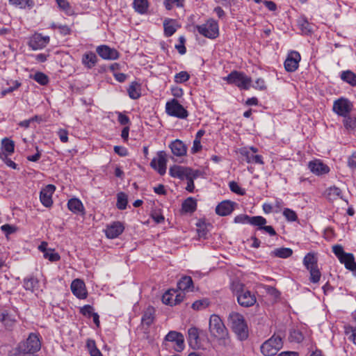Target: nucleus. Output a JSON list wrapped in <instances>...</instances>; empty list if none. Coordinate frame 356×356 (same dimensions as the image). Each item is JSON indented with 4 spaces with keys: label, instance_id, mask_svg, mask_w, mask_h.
<instances>
[{
    "label": "nucleus",
    "instance_id": "nucleus-64",
    "mask_svg": "<svg viewBox=\"0 0 356 356\" xmlns=\"http://www.w3.org/2000/svg\"><path fill=\"white\" fill-rule=\"evenodd\" d=\"M348 165L350 168H356V152L349 156L348 159Z\"/></svg>",
    "mask_w": 356,
    "mask_h": 356
},
{
    "label": "nucleus",
    "instance_id": "nucleus-35",
    "mask_svg": "<svg viewBox=\"0 0 356 356\" xmlns=\"http://www.w3.org/2000/svg\"><path fill=\"white\" fill-rule=\"evenodd\" d=\"M130 98L137 99L140 97V86L137 82H132L128 88Z\"/></svg>",
    "mask_w": 356,
    "mask_h": 356
},
{
    "label": "nucleus",
    "instance_id": "nucleus-14",
    "mask_svg": "<svg viewBox=\"0 0 356 356\" xmlns=\"http://www.w3.org/2000/svg\"><path fill=\"white\" fill-rule=\"evenodd\" d=\"M300 59V55L298 51H291L284 61L285 70L290 72L296 71L298 67Z\"/></svg>",
    "mask_w": 356,
    "mask_h": 356
},
{
    "label": "nucleus",
    "instance_id": "nucleus-8",
    "mask_svg": "<svg viewBox=\"0 0 356 356\" xmlns=\"http://www.w3.org/2000/svg\"><path fill=\"white\" fill-rule=\"evenodd\" d=\"M353 103L347 98L341 97L334 102L333 111L343 117L348 115L353 110Z\"/></svg>",
    "mask_w": 356,
    "mask_h": 356
},
{
    "label": "nucleus",
    "instance_id": "nucleus-28",
    "mask_svg": "<svg viewBox=\"0 0 356 356\" xmlns=\"http://www.w3.org/2000/svg\"><path fill=\"white\" fill-rule=\"evenodd\" d=\"M177 286L181 291H188L193 288V280L190 276H184L178 282Z\"/></svg>",
    "mask_w": 356,
    "mask_h": 356
},
{
    "label": "nucleus",
    "instance_id": "nucleus-56",
    "mask_svg": "<svg viewBox=\"0 0 356 356\" xmlns=\"http://www.w3.org/2000/svg\"><path fill=\"white\" fill-rule=\"evenodd\" d=\"M230 190L238 195H243L245 193L244 190L242 189L238 184L235 181H231L229 184Z\"/></svg>",
    "mask_w": 356,
    "mask_h": 356
},
{
    "label": "nucleus",
    "instance_id": "nucleus-42",
    "mask_svg": "<svg viewBox=\"0 0 356 356\" xmlns=\"http://www.w3.org/2000/svg\"><path fill=\"white\" fill-rule=\"evenodd\" d=\"M344 330V334L346 336H348V339L352 341L353 343L355 341V332H356V327H353L350 325H345L343 326Z\"/></svg>",
    "mask_w": 356,
    "mask_h": 356
},
{
    "label": "nucleus",
    "instance_id": "nucleus-13",
    "mask_svg": "<svg viewBox=\"0 0 356 356\" xmlns=\"http://www.w3.org/2000/svg\"><path fill=\"white\" fill-rule=\"evenodd\" d=\"M49 42V37L42 36L35 33L29 40V46L33 50H38L44 48Z\"/></svg>",
    "mask_w": 356,
    "mask_h": 356
},
{
    "label": "nucleus",
    "instance_id": "nucleus-36",
    "mask_svg": "<svg viewBox=\"0 0 356 356\" xmlns=\"http://www.w3.org/2000/svg\"><path fill=\"white\" fill-rule=\"evenodd\" d=\"M293 254V250L289 248H280L275 249L272 252V254L279 258L286 259L291 257Z\"/></svg>",
    "mask_w": 356,
    "mask_h": 356
},
{
    "label": "nucleus",
    "instance_id": "nucleus-63",
    "mask_svg": "<svg viewBox=\"0 0 356 356\" xmlns=\"http://www.w3.org/2000/svg\"><path fill=\"white\" fill-rule=\"evenodd\" d=\"M58 135L61 142L67 143L68 141V132L65 129H60Z\"/></svg>",
    "mask_w": 356,
    "mask_h": 356
},
{
    "label": "nucleus",
    "instance_id": "nucleus-62",
    "mask_svg": "<svg viewBox=\"0 0 356 356\" xmlns=\"http://www.w3.org/2000/svg\"><path fill=\"white\" fill-rule=\"evenodd\" d=\"M253 87L256 89H259V90H265L266 88L265 81L261 78L257 79L255 81L254 84L253 85Z\"/></svg>",
    "mask_w": 356,
    "mask_h": 356
},
{
    "label": "nucleus",
    "instance_id": "nucleus-22",
    "mask_svg": "<svg viewBox=\"0 0 356 356\" xmlns=\"http://www.w3.org/2000/svg\"><path fill=\"white\" fill-rule=\"evenodd\" d=\"M172 154L177 156H182L186 154L187 147L186 145L180 140H175L172 141L170 145Z\"/></svg>",
    "mask_w": 356,
    "mask_h": 356
},
{
    "label": "nucleus",
    "instance_id": "nucleus-57",
    "mask_svg": "<svg viewBox=\"0 0 356 356\" xmlns=\"http://www.w3.org/2000/svg\"><path fill=\"white\" fill-rule=\"evenodd\" d=\"M53 27L54 29H58L59 30L60 33L62 35H69L71 33L70 28L68 26H67V25H60V24L56 25V24H54Z\"/></svg>",
    "mask_w": 356,
    "mask_h": 356
},
{
    "label": "nucleus",
    "instance_id": "nucleus-20",
    "mask_svg": "<svg viewBox=\"0 0 356 356\" xmlns=\"http://www.w3.org/2000/svg\"><path fill=\"white\" fill-rule=\"evenodd\" d=\"M124 229L123 224L120 221H115L107 226L105 231L106 235L109 238H115L120 236Z\"/></svg>",
    "mask_w": 356,
    "mask_h": 356
},
{
    "label": "nucleus",
    "instance_id": "nucleus-24",
    "mask_svg": "<svg viewBox=\"0 0 356 356\" xmlns=\"http://www.w3.org/2000/svg\"><path fill=\"white\" fill-rule=\"evenodd\" d=\"M188 343L189 346L193 348L196 349L199 347L200 345V338H199V332L196 327H191L188 330Z\"/></svg>",
    "mask_w": 356,
    "mask_h": 356
},
{
    "label": "nucleus",
    "instance_id": "nucleus-33",
    "mask_svg": "<svg viewBox=\"0 0 356 356\" xmlns=\"http://www.w3.org/2000/svg\"><path fill=\"white\" fill-rule=\"evenodd\" d=\"M82 63L88 68H92L97 63V56L92 52L87 53L83 56Z\"/></svg>",
    "mask_w": 356,
    "mask_h": 356
},
{
    "label": "nucleus",
    "instance_id": "nucleus-43",
    "mask_svg": "<svg viewBox=\"0 0 356 356\" xmlns=\"http://www.w3.org/2000/svg\"><path fill=\"white\" fill-rule=\"evenodd\" d=\"M289 339L293 342L300 343L304 339V337L300 330H293L290 332Z\"/></svg>",
    "mask_w": 356,
    "mask_h": 356
},
{
    "label": "nucleus",
    "instance_id": "nucleus-37",
    "mask_svg": "<svg viewBox=\"0 0 356 356\" xmlns=\"http://www.w3.org/2000/svg\"><path fill=\"white\" fill-rule=\"evenodd\" d=\"M1 152H4L8 154H13L15 150L14 142L8 138H5L1 140Z\"/></svg>",
    "mask_w": 356,
    "mask_h": 356
},
{
    "label": "nucleus",
    "instance_id": "nucleus-50",
    "mask_svg": "<svg viewBox=\"0 0 356 356\" xmlns=\"http://www.w3.org/2000/svg\"><path fill=\"white\" fill-rule=\"evenodd\" d=\"M343 125L347 129H354L356 127V119L348 115L343 117Z\"/></svg>",
    "mask_w": 356,
    "mask_h": 356
},
{
    "label": "nucleus",
    "instance_id": "nucleus-32",
    "mask_svg": "<svg viewBox=\"0 0 356 356\" xmlns=\"http://www.w3.org/2000/svg\"><path fill=\"white\" fill-rule=\"evenodd\" d=\"M341 79L352 86H356V74L350 71H343L341 74Z\"/></svg>",
    "mask_w": 356,
    "mask_h": 356
},
{
    "label": "nucleus",
    "instance_id": "nucleus-49",
    "mask_svg": "<svg viewBox=\"0 0 356 356\" xmlns=\"http://www.w3.org/2000/svg\"><path fill=\"white\" fill-rule=\"evenodd\" d=\"M190 79L189 74L186 71H181L175 76V81L177 83H182Z\"/></svg>",
    "mask_w": 356,
    "mask_h": 356
},
{
    "label": "nucleus",
    "instance_id": "nucleus-1",
    "mask_svg": "<svg viewBox=\"0 0 356 356\" xmlns=\"http://www.w3.org/2000/svg\"><path fill=\"white\" fill-rule=\"evenodd\" d=\"M209 331L211 336L218 341L220 345L226 346L229 343L228 330L218 315L210 316Z\"/></svg>",
    "mask_w": 356,
    "mask_h": 356
},
{
    "label": "nucleus",
    "instance_id": "nucleus-10",
    "mask_svg": "<svg viewBox=\"0 0 356 356\" xmlns=\"http://www.w3.org/2000/svg\"><path fill=\"white\" fill-rule=\"evenodd\" d=\"M167 155L164 151H160L157 153V157L154 158L150 165L161 175H163L166 172Z\"/></svg>",
    "mask_w": 356,
    "mask_h": 356
},
{
    "label": "nucleus",
    "instance_id": "nucleus-54",
    "mask_svg": "<svg viewBox=\"0 0 356 356\" xmlns=\"http://www.w3.org/2000/svg\"><path fill=\"white\" fill-rule=\"evenodd\" d=\"M334 254L337 257L339 260H341L342 257L347 253L343 251L341 245H335L332 247Z\"/></svg>",
    "mask_w": 356,
    "mask_h": 356
},
{
    "label": "nucleus",
    "instance_id": "nucleus-39",
    "mask_svg": "<svg viewBox=\"0 0 356 356\" xmlns=\"http://www.w3.org/2000/svg\"><path fill=\"white\" fill-rule=\"evenodd\" d=\"M30 77L42 86H45L49 82L48 76L40 72H36L34 75H31Z\"/></svg>",
    "mask_w": 356,
    "mask_h": 356
},
{
    "label": "nucleus",
    "instance_id": "nucleus-30",
    "mask_svg": "<svg viewBox=\"0 0 356 356\" xmlns=\"http://www.w3.org/2000/svg\"><path fill=\"white\" fill-rule=\"evenodd\" d=\"M0 322H1L6 328H11L15 323V319L6 311H4L0 312Z\"/></svg>",
    "mask_w": 356,
    "mask_h": 356
},
{
    "label": "nucleus",
    "instance_id": "nucleus-61",
    "mask_svg": "<svg viewBox=\"0 0 356 356\" xmlns=\"http://www.w3.org/2000/svg\"><path fill=\"white\" fill-rule=\"evenodd\" d=\"M114 152L120 156H126L128 155V151L127 148L122 146H115Z\"/></svg>",
    "mask_w": 356,
    "mask_h": 356
},
{
    "label": "nucleus",
    "instance_id": "nucleus-12",
    "mask_svg": "<svg viewBox=\"0 0 356 356\" xmlns=\"http://www.w3.org/2000/svg\"><path fill=\"white\" fill-rule=\"evenodd\" d=\"M56 187L53 184H48L41 190L40 193V200L44 207H51L53 204L52 195L54 193Z\"/></svg>",
    "mask_w": 356,
    "mask_h": 356
},
{
    "label": "nucleus",
    "instance_id": "nucleus-47",
    "mask_svg": "<svg viewBox=\"0 0 356 356\" xmlns=\"http://www.w3.org/2000/svg\"><path fill=\"white\" fill-rule=\"evenodd\" d=\"M298 25L302 31L306 34L312 31V25L305 18H302L298 21Z\"/></svg>",
    "mask_w": 356,
    "mask_h": 356
},
{
    "label": "nucleus",
    "instance_id": "nucleus-40",
    "mask_svg": "<svg viewBox=\"0 0 356 356\" xmlns=\"http://www.w3.org/2000/svg\"><path fill=\"white\" fill-rule=\"evenodd\" d=\"M309 271V280L312 283H318L320 281L321 273L318 266L307 269Z\"/></svg>",
    "mask_w": 356,
    "mask_h": 356
},
{
    "label": "nucleus",
    "instance_id": "nucleus-59",
    "mask_svg": "<svg viewBox=\"0 0 356 356\" xmlns=\"http://www.w3.org/2000/svg\"><path fill=\"white\" fill-rule=\"evenodd\" d=\"M341 190L336 186L330 187L328 190V196L331 197H341Z\"/></svg>",
    "mask_w": 356,
    "mask_h": 356
},
{
    "label": "nucleus",
    "instance_id": "nucleus-6",
    "mask_svg": "<svg viewBox=\"0 0 356 356\" xmlns=\"http://www.w3.org/2000/svg\"><path fill=\"white\" fill-rule=\"evenodd\" d=\"M196 29L200 34L210 39L217 38L219 34L218 23L213 19H209L202 25L196 26Z\"/></svg>",
    "mask_w": 356,
    "mask_h": 356
},
{
    "label": "nucleus",
    "instance_id": "nucleus-11",
    "mask_svg": "<svg viewBox=\"0 0 356 356\" xmlns=\"http://www.w3.org/2000/svg\"><path fill=\"white\" fill-rule=\"evenodd\" d=\"M234 222L241 224H250L253 226L266 224V219L262 216L250 217L246 214H241L235 217Z\"/></svg>",
    "mask_w": 356,
    "mask_h": 356
},
{
    "label": "nucleus",
    "instance_id": "nucleus-52",
    "mask_svg": "<svg viewBox=\"0 0 356 356\" xmlns=\"http://www.w3.org/2000/svg\"><path fill=\"white\" fill-rule=\"evenodd\" d=\"M56 1L60 9L65 12L67 14L71 13V6L67 0H56Z\"/></svg>",
    "mask_w": 356,
    "mask_h": 356
},
{
    "label": "nucleus",
    "instance_id": "nucleus-41",
    "mask_svg": "<svg viewBox=\"0 0 356 356\" xmlns=\"http://www.w3.org/2000/svg\"><path fill=\"white\" fill-rule=\"evenodd\" d=\"M127 204V195L124 193H120L118 194L117 200V208L120 210L126 209Z\"/></svg>",
    "mask_w": 356,
    "mask_h": 356
},
{
    "label": "nucleus",
    "instance_id": "nucleus-60",
    "mask_svg": "<svg viewBox=\"0 0 356 356\" xmlns=\"http://www.w3.org/2000/svg\"><path fill=\"white\" fill-rule=\"evenodd\" d=\"M81 312L83 315L88 316H92V314L94 313L92 307L89 305L83 306L81 309Z\"/></svg>",
    "mask_w": 356,
    "mask_h": 356
},
{
    "label": "nucleus",
    "instance_id": "nucleus-2",
    "mask_svg": "<svg viewBox=\"0 0 356 356\" xmlns=\"http://www.w3.org/2000/svg\"><path fill=\"white\" fill-rule=\"evenodd\" d=\"M227 322L239 339L244 340L248 338V325L242 314L236 312H230L227 317Z\"/></svg>",
    "mask_w": 356,
    "mask_h": 356
},
{
    "label": "nucleus",
    "instance_id": "nucleus-4",
    "mask_svg": "<svg viewBox=\"0 0 356 356\" xmlns=\"http://www.w3.org/2000/svg\"><path fill=\"white\" fill-rule=\"evenodd\" d=\"M283 345L280 336L273 335L261 346V352L265 356H273L282 348Z\"/></svg>",
    "mask_w": 356,
    "mask_h": 356
},
{
    "label": "nucleus",
    "instance_id": "nucleus-45",
    "mask_svg": "<svg viewBox=\"0 0 356 356\" xmlns=\"http://www.w3.org/2000/svg\"><path fill=\"white\" fill-rule=\"evenodd\" d=\"M9 3L20 8H25L26 7H31L33 6L31 0H9Z\"/></svg>",
    "mask_w": 356,
    "mask_h": 356
},
{
    "label": "nucleus",
    "instance_id": "nucleus-5",
    "mask_svg": "<svg viewBox=\"0 0 356 356\" xmlns=\"http://www.w3.org/2000/svg\"><path fill=\"white\" fill-rule=\"evenodd\" d=\"M229 83L234 84L241 89L248 90L250 87L251 78L244 73L238 71L232 72L227 76L224 78Z\"/></svg>",
    "mask_w": 356,
    "mask_h": 356
},
{
    "label": "nucleus",
    "instance_id": "nucleus-29",
    "mask_svg": "<svg viewBox=\"0 0 356 356\" xmlns=\"http://www.w3.org/2000/svg\"><path fill=\"white\" fill-rule=\"evenodd\" d=\"M303 264L307 269L318 266V259L313 252L307 253L303 259Z\"/></svg>",
    "mask_w": 356,
    "mask_h": 356
},
{
    "label": "nucleus",
    "instance_id": "nucleus-51",
    "mask_svg": "<svg viewBox=\"0 0 356 356\" xmlns=\"http://www.w3.org/2000/svg\"><path fill=\"white\" fill-rule=\"evenodd\" d=\"M44 257L52 262L57 261L60 259V255L57 252H54V250L51 249L44 252Z\"/></svg>",
    "mask_w": 356,
    "mask_h": 356
},
{
    "label": "nucleus",
    "instance_id": "nucleus-44",
    "mask_svg": "<svg viewBox=\"0 0 356 356\" xmlns=\"http://www.w3.org/2000/svg\"><path fill=\"white\" fill-rule=\"evenodd\" d=\"M175 293H176V291H172V293L171 292V291H167L166 293H165L163 295V297H162V302L165 304V305H174V296H175Z\"/></svg>",
    "mask_w": 356,
    "mask_h": 356
},
{
    "label": "nucleus",
    "instance_id": "nucleus-46",
    "mask_svg": "<svg viewBox=\"0 0 356 356\" xmlns=\"http://www.w3.org/2000/svg\"><path fill=\"white\" fill-rule=\"evenodd\" d=\"M197 177V172L193 171V173H191L188 177L186 179H187V186L186 189L189 192H193L195 186H194V179Z\"/></svg>",
    "mask_w": 356,
    "mask_h": 356
},
{
    "label": "nucleus",
    "instance_id": "nucleus-15",
    "mask_svg": "<svg viewBox=\"0 0 356 356\" xmlns=\"http://www.w3.org/2000/svg\"><path fill=\"white\" fill-rule=\"evenodd\" d=\"M165 339L168 341L175 342V350L177 352H181L184 348V337L180 332L170 331L165 336Z\"/></svg>",
    "mask_w": 356,
    "mask_h": 356
},
{
    "label": "nucleus",
    "instance_id": "nucleus-55",
    "mask_svg": "<svg viewBox=\"0 0 356 356\" xmlns=\"http://www.w3.org/2000/svg\"><path fill=\"white\" fill-rule=\"evenodd\" d=\"M209 305L207 300H200L194 302L192 305V308L196 310L206 308Z\"/></svg>",
    "mask_w": 356,
    "mask_h": 356
},
{
    "label": "nucleus",
    "instance_id": "nucleus-58",
    "mask_svg": "<svg viewBox=\"0 0 356 356\" xmlns=\"http://www.w3.org/2000/svg\"><path fill=\"white\" fill-rule=\"evenodd\" d=\"M258 227L259 230H264L266 233H268L270 236H275L276 235V232L274 229V228L272 226L270 225H256Z\"/></svg>",
    "mask_w": 356,
    "mask_h": 356
},
{
    "label": "nucleus",
    "instance_id": "nucleus-7",
    "mask_svg": "<svg viewBox=\"0 0 356 356\" xmlns=\"http://www.w3.org/2000/svg\"><path fill=\"white\" fill-rule=\"evenodd\" d=\"M165 111L169 115L181 119H184L188 116V111L175 99L166 103Z\"/></svg>",
    "mask_w": 356,
    "mask_h": 356
},
{
    "label": "nucleus",
    "instance_id": "nucleus-23",
    "mask_svg": "<svg viewBox=\"0 0 356 356\" xmlns=\"http://www.w3.org/2000/svg\"><path fill=\"white\" fill-rule=\"evenodd\" d=\"M234 205V203L231 201H223L218 204L216 208V212L221 216H227L233 211Z\"/></svg>",
    "mask_w": 356,
    "mask_h": 356
},
{
    "label": "nucleus",
    "instance_id": "nucleus-31",
    "mask_svg": "<svg viewBox=\"0 0 356 356\" xmlns=\"http://www.w3.org/2000/svg\"><path fill=\"white\" fill-rule=\"evenodd\" d=\"M181 206L182 210L185 213H193L196 209V200L193 197H188L186 200H184Z\"/></svg>",
    "mask_w": 356,
    "mask_h": 356
},
{
    "label": "nucleus",
    "instance_id": "nucleus-26",
    "mask_svg": "<svg viewBox=\"0 0 356 356\" xmlns=\"http://www.w3.org/2000/svg\"><path fill=\"white\" fill-rule=\"evenodd\" d=\"M154 309L152 307H149L144 312L142 316V324L149 327L154 322Z\"/></svg>",
    "mask_w": 356,
    "mask_h": 356
},
{
    "label": "nucleus",
    "instance_id": "nucleus-19",
    "mask_svg": "<svg viewBox=\"0 0 356 356\" xmlns=\"http://www.w3.org/2000/svg\"><path fill=\"white\" fill-rule=\"evenodd\" d=\"M71 290L73 294L80 299H84L87 296L85 284L79 279H76L72 281Z\"/></svg>",
    "mask_w": 356,
    "mask_h": 356
},
{
    "label": "nucleus",
    "instance_id": "nucleus-3",
    "mask_svg": "<svg viewBox=\"0 0 356 356\" xmlns=\"http://www.w3.org/2000/svg\"><path fill=\"white\" fill-rule=\"evenodd\" d=\"M232 291L236 296L238 303L243 307H249L254 305L257 302V298L252 292L248 290L245 286L237 282L232 284Z\"/></svg>",
    "mask_w": 356,
    "mask_h": 356
},
{
    "label": "nucleus",
    "instance_id": "nucleus-53",
    "mask_svg": "<svg viewBox=\"0 0 356 356\" xmlns=\"http://www.w3.org/2000/svg\"><path fill=\"white\" fill-rule=\"evenodd\" d=\"M283 215L289 221L291 222L296 221L298 218L296 212L288 208L284 209Z\"/></svg>",
    "mask_w": 356,
    "mask_h": 356
},
{
    "label": "nucleus",
    "instance_id": "nucleus-27",
    "mask_svg": "<svg viewBox=\"0 0 356 356\" xmlns=\"http://www.w3.org/2000/svg\"><path fill=\"white\" fill-rule=\"evenodd\" d=\"M341 263L345 265V267L351 270H356V262L355 261L354 256L352 253H346L341 259L339 260Z\"/></svg>",
    "mask_w": 356,
    "mask_h": 356
},
{
    "label": "nucleus",
    "instance_id": "nucleus-16",
    "mask_svg": "<svg viewBox=\"0 0 356 356\" xmlns=\"http://www.w3.org/2000/svg\"><path fill=\"white\" fill-rule=\"evenodd\" d=\"M193 171L190 168L174 165L170 168L169 174L172 177L184 179L188 177L191 173H193Z\"/></svg>",
    "mask_w": 356,
    "mask_h": 356
},
{
    "label": "nucleus",
    "instance_id": "nucleus-17",
    "mask_svg": "<svg viewBox=\"0 0 356 356\" xmlns=\"http://www.w3.org/2000/svg\"><path fill=\"white\" fill-rule=\"evenodd\" d=\"M97 53L103 59L106 60H115L119 57V53L116 49L110 48L106 45L99 46L97 48Z\"/></svg>",
    "mask_w": 356,
    "mask_h": 356
},
{
    "label": "nucleus",
    "instance_id": "nucleus-9",
    "mask_svg": "<svg viewBox=\"0 0 356 356\" xmlns=\"http://www.w3.org/2000/svg\"><path fill=\"white\" fill-rule=\"evenodd\" d=\"M19 343L24 345V348L33 356H34V354L40 350L41 348L38 336L33 333L30 334L26 341L20 342Z\"/></svg>",
    "mask_w": 356,
    "mask_h": 356
},
{
    "label": "nucleus",
    "instance_id": "nucleus-38",
    "mask_svg": "<svg viewBox=\"0 0 356 356\" xmlns=\"http://www.w3.org/2000/svg\"><path fill=\"white\" fill-rule=\"evenodd\" d=\"M38 282L34 277H27L24 280V287L26 290L31 292L34 291L35 288L38 287Z\"/></svg>",
    "mask_w": 356,
    "mask_h": 356
},
{
    "label": "nucleus",
    "instance_id": "nucleus-21",
    "mask_svg": "<svg viewBox=\"0 0 356 356\" xmlns=\"http://www.w3.org/2000/svg\"><path fill=\"white\" fill-rule=\"evenodd\" d=\"M238 152L245 158V160L248 163H254L261 165L264 164L262 156L260 155L252 154L247 147L240 148Z\"/></svg>",
    "mask_w": 356,
    "mask_h": 356
},
{
    "label": "nucleus",
    "instance_id": "nucleus-25",
    "mask_svg": "<svg viewBox=\"0 0 356 356\" xmlns=\"http://www.w3.org/2000/svg\"><path fill=\"white\" fill-rule=\"evenodd\" d=\"M68 209L73 213L76 214L84 215V207L81 202L77 198H72L67 202Z\"/></svg>",
    "mask_w": 356,
    "mask_h": 356
},
{
    "label": "nucleus",
    "instance_id": "nucleus-34",
    "mask_svg": "<svg viewBox=\"0 0 356 356\" xmlns=\"http://www.w3.org/2000/svg\"><path fill=\"white\" fill-rule=\"evenodd\" d=\"M134 8L135 10L140 14H145L148 9L147 0H134Z\"/></svg>",
    "mask_w": 356,
    "mask_h": 356
},
{
    "label": "nucleus",
    "instance_id": "nucleus-18",
    "mask_svg": "<svg viewBox=\"0 0 356 356\" xmlns=\"http://www.w3.org/2000/svg\"><path fill=\"white\" fill-rule=\"evenodd\" d=\"M308 168L312 172L316 175L327 174L330 171L329 167L319 159H315L309 161Z\"/></svg>",
    "mask_w": 356,
    "mask_h": 356
},
{
    "label": "nucleus",
    "instance_id": "nucleus-48",
    "mask_svg": "<svg viewBox=\"0 0 356 356\" xmlns=\"http://www.w3.org/2000/svg\"><path fill=\"white\" fill-rule=\"evenodd\" d=\"M164 33L167 37L172 35L176 31V29L170 21L165 19L163 22Z\"/></svg>",
    "mask_w": 356,
    "mask_h": 356
}]
</instances>
